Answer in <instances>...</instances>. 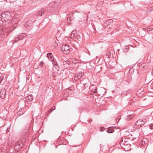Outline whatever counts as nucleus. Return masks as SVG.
<instances>
[{
	"mask_svg": "<svg viewBox=\"0 0 153 153\" xmlns=\"http://www.w3.org/2000/svg\"><path fill=\"white\" fill-rule=\"evenodd\" d=\"M79 38H80V36H79V35H78V34H77V36H76L75 37V39H78Z\"/></svg>",
	"mask_w": 153,
	"mask_h": 153,
	"instance_id": "obj_22",
	"label": "nucleus"
},
{
	"mask_svg": "<svg viewBox=\"0 0 153 153\" xmlns=\"http://www.w3.org/2000/svg\"><path fill=\"white\" fill-rule=\"evenodd\" d=\"M152 72L153 73V70H152Z\"/></svg>",
	"mask_w": 153,
	"mask_h": 153,
	"instance_id": "obj_29",
	"label": "nucleus"
},
{
	"mask_svg": "<svg viewBox=\"0 0 153 153\" xmlns=\"http://www.w3.org/2000/svg\"><path fill=\"white\" fill-rule=\"evenodd\" d=\"M97 88H96L94 89H93V92L94 93H96L97 92Z\"/></svg>",
	"mask_w": 153,
	"mask_h": 153,
	"instance_id": "obj_18",
	"label": "nucleus"
},
{
	"mask_svg": "<svg viewBox=\"0 0 153 153\" xmlns=\"http://www.w3.org/2000/svg\"><path fill=\"white\" fill-rule=\"evenodd\" d=\"M23 36L19 35L15 38V41L18 42L19 40H21L23 39Z\"/></svg>",
	"mask_w": 153,
	"mask_h": 153,
	"instance_id": "obj_9",
	"label": "nucleus"
},
{
	"mask_svg": "<svg viewBox=\"0 0 153 153\" xmlns=\"http://www.w3.org/2000/svg\"><path fill=\"white\" fill-rule=\"evenodd\" d=\"M6 95V91L5 90H1L0 92V96L2 99H4Z\"/></svg>",
	"mask_w": 153,
	"mask_h": 153,
	"instance_id": "obj_6",
	"label": "nucleus"
},
{
	"mask_svg": "<svg viewBox=\"0 0 153 153\" xmlns=\"http://www.w3.org/2000/svg\"><path fill=\"white\" fill-rule=\"evenodd\" d=\"M100 130H101V131H103L104 130L105 128H100Z\"/></svg>",
	"mask_w": 153,
	"mask_h": 153,
	"instance_id": "obj_24",
	"label": "nucleus"
},
{
	"mask_svg": "<svg viewBox=\"0 0 153 153\" xmlns=\"http://www.w3.org/2000/svg\"><path fill=\"white\" fill-rule=\"evenodd\" d=\"M32 21H28L25 23V27H29L31 26V24Z\"/></svg>",
	"mask_w": 153,
	"mask_h": 153,
	"instance_id": "obj_10",
	"label": "nucleus"
},
{
	"mask_svg": "<svg viewBox=\"0 0 153 153\" xmlns=\"http://www.w3.org/2000/svg\"><path fill=\"white\" fill-rule=\"evenodd\" d=\"M131 142V141L130 139L122 138L120 140V144L121 147L125 150L128 151L130 148Z\"/></svg>",
	"mask_w": 153,
	"mask_h": 153,
	"instance_id": "obj_1",
	"label": "nucleus"
},
{
	"mask_svg": "<svg viewBox=\"0 0 153 153\" xmlns=\"http://www.w3.org/2000/svg\"><path fill=\"white\" fill-rule=\"evenodd\" d=\"M16 26V24H14L13 26V28H11L10 27H3V26H0V33L4 34V36H7L9 33L15 28Z\"/></svg>",
	"mask_w": 153,
	"mask_h": 153,
	"instance_id": "obj_2",
	"label": "nucleus"
},
{
	"mask_svg": "<svg viewBox=\"0 0 153 153\" xmlns=\"http://www.w3.org/2000/svg\"><path fill=\"white\" fill-rule=\"evenodd\" d=\"M62 52L65 54H68L70 51L69 46L68 45H63L61 47Z\"/></svg>",
	"mask_w": 153,
	"mask_h": 153,
	"instance_id": "obj_5",
	"label": "nucleus"
},
{
	"mask_svg": "<svg viewBox=\"0 0 153 153\" xmlns=\"http://www.w3.org/2000/svg\"><path fill=\"white\" fill-rule=\"evenodd\" d=\"M145 120L140 119L138 120L135 123L134 127L138 129L141 127L142 126L144 125L146 122Z\"/></svg>",
	"mask_w": 153,
	"mask_h": 153,
	"instance_id": "obj_4",
	"label": "nucleus"
},
{
	"mask_svg": "<svg viewBox=\"0 0 153 153\" xmlns=\"http://www.w3.org/2000/svg\"><path fill=\"white\" fill-rule=\"evenodd\" d=\"M53 55L51 53H48L47 54V57L49 59V60H51V61H52L53 60Z\"/></svg>",
	"mask_w": 153,
	"mask_h": 153,
	"instance_id": "obj_11",
	"label": "nucleus"
},
{
	"mask_svg": "<svg viewBox=\"0 0 153 153\" xmlns=\"http://www.w3.org/2000/svg\"><path fill=\"white\" fill-rule=\"evenodd\" d=\"M73 63H78V61H76L75 60H74L73 61Z\"/></svg>",
	"mask_w": 153,
	"mask_h": 153,
	"instance_id": "obj_20",
	"label": "nucleus"
},
{
	"mask_svg": "<svg viewBox=\"0 0 153 153\" xmlns=\"http://www.w3.org/2000/svg\"><path fill=\"white\" fill-rule=\"evenodd\" d=\"M44 13V9H42L38 13V16H42V15H43Z\"/></svg>",
	"mask_w": 153,
	"mask_h": 153,
	"instance_id": "obj_12",
	"label": "nucleus"
},
{
	"mask_svg": "<svg viewBox=\"0 0 153 153\" xmlns=\"http://www.w3.org/2000/svg\"><path fill=\"white\" fill-rule=\"evenodd\" d=\"M82 73H79L78 74H77V75L74 78L75 80H77L78 79H80L82 76Z\"/></svg>",
	"mask_w": 153,
	"mask_h": 153,
	"instance_id": "obj_8",
	"label": "nucleus"
},
{
	"mask_svg": "<svg viewBox=\"0 0 153 153\" xmlns=\"http://www.w3.org/2000/svg\"><path fill=\"white\" fill-rule=\"evenodd\" d=\"M114 131V129L111 128H109L108 131H107V132L108 133H111L113 132Z\"/></svg>",
	"mask_w": 153,
	"mask_h": 153,
	"instance_id": "obj_16",
	"label": "nucleus"
},
{
	"mask_svg": "<svg viewBox=\"0 0 153 153\" xmlns=\"http://www.w3.org/2000/svg\"><path fill=\"white\" fill-rule=\"evenodd\" d=\"M139 135H139V134H137V137H135V138H135V139H137V138H138V137H139Z\"/></svg>",
	"mask_w": 153,
	"mask_h": 153,
	"instance_id": "obj_25",
	"label": "nucleus"
},
{
	"mask_svg": "<svg viewBox=\"0 0 153 153\" xmlns=\"http://www.w3.org/2000/svg\"><path fill=\"white\" fill-rule=\"evenodd\" d=\"M150 129H153V123H151L150 126Z\"/></svg>",
	"mask_w": 153,
	"mask_h": 153,
	"instance_id": "obj_19",
	"label": "nucleus"
},
{
	"mask_svg": "<svg viewBox=\"0 0 153 153\" xmlns=\"http://www.w3.org/2000/svg\"><path fill=\"white\" fill-rule=\"evenodd\" d=\"M52 108V110H51V109L50 110V111L51 113L52 111L54 110L55 109V107H53Z\"/></svg>",
	"mask_w": 153,
	"mask_h": 153,
	"instance_id": "obj_21",
	"label": "nucleus"
},
{
	"mask_svg": "<svg viewBox=\"0 0 153 153\" xmlns=\"http://www.w3.org/2000/svg\"><path fill=\"white\" fill-rule=\"evenodd\" d=\"M113 20L111 19L108 20L105 22V24H108V25H109L112 22Z\"/></svg>",
	"mask_w": 153,
	"mask_h": 153,
	"instance_id": "obj_15",
	"label": "nucleus"
},
{
	"mask_svg": "<svg viewBox=\"0 0 153 153\" xmlns=\"http://www.w3.org/2000/svg\"><path fill=\"white\" fill-rule=\"evenodd\" d=\"M108 56H109L111 55V53L109 52L107 53Z\"/></svg>",
	"mask_w": 153,
	"mask_h": 153,
	"instance_id": "obj_26",
	"label": "nucleus"
},
{
	"mask_svg": "<svg viewBox=\"0 0 153 153\" xmlns=\"http://www.w3.org/2000/svg\"><path fill=\"white\" fill-rule=\"evenodd\" d=\"M77 33L76 30H74L71 33L70 37L71 38L75 39V37L77 36Z\"/></svg>",
	"mask_w": 153,
	"mask_h": 153,
	"instance_id": "obj_7",
	"label": "nucleus"
},
{
	"mask_svg": "<svg viewBox=\"0 0 153 153\" xmlns=\"http://www.w3.org/2000/svg\"><path fill=\"white\" fill-rule=\"evenodd\" d=\"M148 66L147 64H143L142 65V67L144 68H147Z\"/></svg>",
	"mask_w": 153,
	"mask_h": 153,
	"instance_id": "obj_17",
	"label": "nucleus"
},
{
	"mask_svg": "<svg viewBox=\"0 0 153 153\" xmlns=\"http://www.w3.org/2000/svg\"><path fill=\"white\" fill-rule=\"evenodd\" d=\"M52 61V64L56 68H58L57 63L54 60H53Z\"/></svg>",
	"mask_w": 153,
	"mask_h": 153,
	"instance_id": "obj_14",
	"label": "nucleus"
},
{
	"mask_svg": "<svg viewBox=\"0 0 153 153\" xmlns=\"http://www.w3.org/2000/svg\"><path fill=\"white\" fill-rule=\"evenodd\" d=\"M129 117H130V116H132V117H133L134 116V115H133H133H129Z\"/></svg>",
	"mask_w": 153,
	"mask_h": 153,
	"instance_id": "obj_28",
	"label": "nucleus"
},
{
	"mask_svg": "<svg viewBox=\"0 0 153 153\" xmlns=\"http://www.w3.org/2000/svg\"><path fill=\"white\" fill-rule=\"evenodd\" d=\"M1 0H0V2L1 1Z\"/></svg>",
	"mask_w": 153,
	"mask_h": 153,
	"instance_id": "obj_30",
	"label": "nucleus"
},
{
	"mask_svg": "<svg viewBox=\"0 0 153 153\" xmlns=\"http://www.w3.org/2000/svg\"><path fill=\"white\" fill-rule=\"evenodd\" d=\"M150 87L152 89H153V81L152 84L151 85Z\"/></svg>",
	"mask_w": 153,
	"mask_h": 153,
	"instance_id": "obj_23",
	"label": "nucleus"
},
{
	"mask_svg": "<svg viewBox=\"0 0 153 153\" xmlns=\"http://www.w3.org/2000/svg\"><path fill=\"white\" fill-rule=\"evenodd\" d=\"M27 99L28 102L31 101L33 99V98L31 95H29L27 97Z\"/></svg>",
	"mask_w": 153,
	"mask_h": 153,
	"instance_id": "obj_13",
	"label": "nucleus"
},
{
	"mask_svg": "<svg viewBox=\"0 0 153 153\" xmlns=\"http://www.w3.org/2000/svg\"><path fill=\"white\" fill-rule=\"evenodd\" d=\"M40 64L42 65L44 64V63L42 62H40Z\"/></svg>",
	"mask_w": 153,
	"mask_h": 153,
	"instance_id": "obj_27",
	"label": "nucleus"
},
{
	"mask_svg": "<svg viewBox=\"0 0 153 153\" xmlns=\"http://www.w3.org/2000/svg\"><path fill=\"white\" fill-rule=\"evenodd\" d=\"M1 16V19L0 22H2L3 25L8 24L7 22L11 18L10 13L8 12H5L2 13ZM0 23H1V22Z\"/></svg>",
	"mask_w": 153,
	"mask_h": 153,
	"instance_id": "obj_3",
	"label": "nucleus"
}]
</instances>
